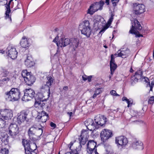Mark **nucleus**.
<instances>
[{
    "instance_id": "obj_1",
    "label": "nucleus",
    "mask_w": 154,
    "mask_h": 154,
    "mask_svg": "<svg viewBox=\"0 0 154 154\" xmlns=\"http://www.w3.org/2000/svg\"><path fill=\"white\" fill-rule=\"evenodd\" d=\"M95 123L91 119H87L84 124L87 128L92 131L104 125L106 122V118L103 115H98L95 117Z\"/></svg>"
},
{
    "instance_id": "obj_2",
    "label": "nucleus",
    "mask_w": 154,
    "mask_h": 154,
    "mask_svg": "<svg viewBox=\"0 0 154 154\" xmlns=\"http://www.w3.org/2000/svg\"><path fill=\"white\" fill-rule=\"evenodd\" d=\"M20 92L18 89L13 88L10 91L5 92L4 97L7 101H14L20 98Z\"/></svg>"
},
{
    "instance_id": "obj_3",
    "label": "nucleus",
    "mask_w": 154,
    "mask_h": 154,
    "mask_svg": "<svg viewBox=\"0 0 154 154\" xmlns=\"http://www.w3.org/2000/svg\"><path fill=\"white\" fill-rule=\"evenodd\" d=\"M79 30L81 33L89 38L91 33V29L89 21L85 20L81 23L79 26Z\"/></svg>"
},
{
    "instance_id": "obj_4",
    "label": "nucleus",
    "mask_w": 154,
    "mask_h": 154,
    "mask_svg": "<svg viewBox=\"0 0 154 154\" xmlns=\"http://www.w3.org/2000/svg\"><path fill=\"white\" fill-rule=\"evenodd\" d=\"M22 143L25 150L26 154H37L35 151L37 148L35 143H30V141L25 140H23Z\"/></svg>"
},
{
    "instance_id": "obj_5",
    "label": "nucleus",
    "mask_w": 154,
    "mask_h": 154,
    "mask_svg": "<svg viewBox=\"0 0 154 154\" xmlns=\"http://www.w3.org/2000/svg\"><path fill=\"white\" fill-rule=\"evenodd\" d=\"M131 21L132 27L129 31V32L131 34H135L137 37H143V35L139 34V32L137 30H140L142 29V27L138 20L134 19L131 20Z\"/></svg>"
},
{
    "instance_id": "obj_6",
    "label": "nucleus",
    "mask_w": 154,
    "mask_h": 154,
    "mask_svg": "<svg viewBox=\"0 0 154 154\" xmlns=\"http://www.w3.org/2000/svg\"><path fill=\"white\" fill-rule=\"evenodd\" d=\"M104 4V2L102 0H101L99 2L94 3L90 6L88 10L87 13L91 15H93L95 12L98 10H102Z\"/></svg>"
},
{
    "instance_id": "obj_7",
    "label": "nucleus",
    "mask_w": 154,
    "mask_h": 154,
    "mask_svg": "<svg viewBox=\"0 0 154 154\" xmlns=\"http://www.w3.org/2000/svg\"><path fill=\"white\" fill-rule=\"evenodd\" d=\"M21 75L27 85H31L35 82V77L31 75V72H28L26 70H23Z\"/></svg>"
},
{
    "instance_id": "obj_8",
    "label": "nucleus",
    "mask_w": 154,
    "mask_h": 154,
    "mask_svg": "<svg viewBox=\"0 0 154 154\" xmlns=\"http://www.w3.org/2000/svg\"><path fill=\"white\" fill-rule=\"evenodd\" d=\"M143 72L141 69H139L135 73L134 75L131 78V81L132 84H134L138 82V80L140 79L144 80V81H147L148 79L143 76Z\"/></svg>"
},
{
    "instance_id": "obj_9",
    "label": "nucleus",
    "mask_w": 154,
    "mask_h": 154,
    "mask_svg": "<svg viewBox=\"0 0 154 154\" xmlns=\"http://www.w3.org/2000/svg\"><path fill=\"white\" fill-rule=\"evenodd\" d=\"M29 111L28 110H24L18 113L17 115V122L21 124L23 123L28 119L27 117Z\"/></svg>"
},
{
    "instance_id": "obj_10",
    "label": "nucleus",
    "mask_w": 154,
    "mask_h": 154,
    "mask_svg": "<svg viewBox=\"0 0 154 154\" xmlns=\"http://www.w3.org/2000/svg\"><path fill=\"white\" fill-rule=\"evenodd\" d=\"M19 133V128L16 124L12 123L9 128L8 134L13 138H15Z\"/></svg>"
},
{
    "instance_id": "obj_11",
    "label": "nucleus",
    "mask_w": 154,
    "mask_h": 154,
    "mask_svg": "<svg viewBox=\"0 0 154 154\" xmlns=\"http://www.w3.org/2000/svg\"><path fill=\"white\" fill-rule=\"evenodd\" d=\"M54 79L51 76H48L47 77V81L46 84L43 85L41 89L48 91V96L49 97L50 94V88L51 87L52 84L53 83Z\"/></svg>"
},
{
    "instance_id": "obj_12",
    "label": "nucleus",
    "mask_w": 154,
    "mask_h": 154,
    "mask_svg": "<svg viewBox=\"0 0 154 154\" xmlns=\"http://www.w3.org/2000/svg\"><path fill=\"white\" fill-rule=\"evenodd\" d=\"M0 114L3 120H9L11 119L13 116L12 111L10 109L0 110Z\"/></svg>"
},
{
    "instance_id": "obj_13",
    "label": "nucleus",
    "mask_w": 154,
    "mask_h": 154,
    "mask_svg": "<svg viewBox=\"0 0 154 154\" xmlns=\"http://www.w3.org/2000/svg\"><path fill=\"white\" fill-rule=\"evenodd\" d=\"M58 38V36H56L53 40V42H56L57 46L58 47H64L69 44L70 43V39L68 38H61L57 42V41Z\"/></svg>"
},
{
    "instance_id": "obj_14",
    "label": "nucleus",
    "mask_w": 154,
    "mask_h": 154,
    "mask_svg": "<svg viewBox=\"0 0 154 154\" xmlns=\"http://www.w3.org/2000/svg\"><path fill=\"white\" fill-rule=\"evenodd\" d=\"M35 93L33 90L31 89H26L22 100L25 101L30 100L35 97Z\"/></svg>"
},
{
    "instance_id": "obj_15",
    "label": "nucleus",
    "mask_w": 154,
    "mask_h": 154,
    "mask_svg": "<svg viewBox=\"0 0 154 154\" xmlns=\"http://www.w3.org/2000/svg\"><path fill=\"white\" fill-rule=\"evenodd\" d=\"M112 135V131L107 129H104L100 133L101 140L103 142H105L108 139L111 137Z\"/></svg>"
},
{
    "instance_id": "obj_16",
    "label": "nucleus",
    "mask_w": 154,
    "mask_h": 154,
    "mask_svg": "<svg viewBox=\"0 0 154 154\" xmlns=\"http://www.w3.org/2000/svg\"><path fill=\"white\" fill-rule=\"evenodd\" d=\"M133 6L134 10L136 14H141L145 11V6L143 4L135 3Z\"/></svg>"
},
{
    "instance_id": "obj_17",
    "label": "nucleus",
    "mask_w": 154,
    "mask_h": 154,
    "mask_svg": "<svg viewBox=\"0 0 154 154\" xmlns=\"http://www.w3.org/2000/svg\"><path fill=\"white\" fill-rule=\"evenodd\" d=\"M115 143L118 146H123L126 145L128 143L127 139L124 136H121L116 138Z\"/></svg>"
},
{
    "instance_id": "obj_18",
    "label": "nucleus",
    "mask_w": 154,
    "mask_h": 154,
    "mask_svg": "<svg viewBox=\"0 0 154 154\" xmlns=\"http://www.w3.org/2000/svg\"><path fill=\"white\" fill-rule=\"evenodd\" d=\"M8 56L12 59L16 58L17 56V52L15 48L9 46L7 48Z\"/></svg>"
},
{
    "instance_id": "obj_19",
    "label": "nucleus",
    "mask_w": 154,
    "mask_h": 154,
    "mask_svg": "<svg viewBox=\"0 0 154 154\" xmlns=\"http://www.w3.org/2000/svg\"><path fill=\"white\" fill-rule=\"evenodd\" d=\"M12 0H10L8 4H6L5 5L6 8L5 18L8 21L11 22V10L10 8V5Z\"/></svg>"
},
{
    "instance_id": "obj_20",
    "label": "nucleus",
    "mask_w": 154,
    "mask_h": 154,
    "mask_svg": "<svg viewBox=\"0 0 154 154\" xmlns=\"http://www.w3.org/2000/svg\"><path fill=\"white\" fill-rule=\"evenodd\" d=\"M25 65L28 67H31L34 66L35 63L32 56L30 55L27 56L24 61Z\"/></svg>"
},
{
    "instance_id": "obj_21",
    "label": "nucleus",
    "mask_w": 154,
    "mask_h": 154,
    "mask_svg": "<svg viewBox=\"0 0 154 154\" xmlns=\"http://www.w3.org/2000/svg\"><path fill=\"white\" fill-rule=\"evenodd\" d=\"M118 56L125 58L128 56L130 53L129 49H127L125 50H119L117 52Z\"/></svg>"
},
{
    "instance_id": "obj_22",
    "label": "nucleus",
    "mask_w": 154,
    "mask_h": 154,
    "mask_svg": "<svg viewBox=\"0 0 154 154\" xmlns=\"http://www.w3.org/2000/svg\"><path fill=\"white\" fill-rule=\"evenodd\" d=\"M111 59L110 62V66L111 74H112L117 67V65L115 63L114 60V56L113 54L111 56Z\"/></svg>"
},
{
    "instance_id": "obj_23",
    "label": "nucleus",
    "mask_w": 154,
    "mask_h": 154,
    "mask_svg": "<svg viewBox=\"0 0 154 154\" xmlns=\"http://www.w3.org/2000/svg\"><path fill=\"white\" fill-rule=\"evenodd\" d=\"M113 15L112 14L107 22V23L103 26V28L100 32L99 33H101L102 34L109 27L113 21Z\"/></svg>"
},
{
    "instance_id": "obj_24",
    "label": "nucleus",
    "mask_w": 154,
    "mask_h": 154,
    "mask_svg": "<svg viewBox=\"0 0 154 154\" xmlns=\"http://www.w3.org/2000/svg\"><path fill=\"white\" fill-rule=\"evenodd\" d=\"M45 105L43 101L39 102L37 100L35 101L34 104L35 106L37 108V110L39 111H43Z\"/></svg>"
},
{
    "instance_id": "obj_25",
    "label": "nucleus",
    "mask_w": 154,
    "mask_h": 154,
    "mask_svg": "<svg viewBox=\"0 0 154 154\" xmlns=\"http://www.w3.org/2000/svg\"><path fill=\"white\" fill-rule=\"evenodd\" d=\"M42 114H43V116L38 115L37 117V119L42 122H45L49 118L48 114L45 112H42Z\"/></svg>"
},
{
    "instance_id": "obj_26",
    "label": "nucleus",
    "mask_w": 154,
    "mask_h": 154,
    "mask_svg": "<svg viewBox=\"0 0 154 154\" xmlns=\"http://www.w3.org/2000/svg\"><path fill=\"white\" fill-rule=\"evenodd\" d=\"M70 39V43L69 45L75 50L78 47L79 44V41L75 38H72Z\"/></svg>"
},
{
    "instance_id": "obj_27",
    "label": "nucleus",
    "mask_w": 154,
    "mask_h": 154,
    "mask_svg": "<svg viewBox=\"0 0 154 154\" xmlns=\"http://www.w3.org/2000/svg\"><path fill=\"white\" fill-rule=\"evenodd\" d=\"M143 143L140 140H136L132 144V146L135 149H142Z\"/></svg>"
},
{
    "instance_id": "obj_28",
    "label": "nucleus",
    "mask_w": 154,
    "mask_h": 154,
    "mask_svg": "<svg viewBox=\"0 0 154 154\" xmlns=\"http://www.w3.org/2000/svg\"><path fill=\"white\" fill-rule=\"evenodd\" d=\"M20 44L23 48H26L29 46V45L27 38L25 36H23L20 42Z\"/></svg>"
},
{
    "instance_id": "obj_29",
    "label": "nucleus",
    "mask_w": 154,
    "mask_h": 154,
    "mask_svg": "<svg viewBox=\"0 0 154 154\" xmlns=\"http://www.w3.org/2000/svg\"><path fill=\"white\" fill-rule=\"evenodd\" d=\"M97 143L93 140H90L87 144V147L88 148L95 149L96 147Z\"/></svg>"
},
{
    "instance_id": "obj_30",
    "label": "nucleus",
    "mask_w": 154,
    "mask_h": 154,
    "mask_svg": "<svg viewBox=\"0 0 154 154\" xmlns=\"http://www.w3.org/2000/svg\"><path fill=\"white\" fill-rule=\"evenodd\" d=\"M44 96L42 93H38L35 97V101L36 100L39 102L43 101L45 99H44Z\"/></svg>"
},
{
    "instance_id": "obj_31",
    "label": "nucleus",
    "mask_w": 154,
    "mask_h": 154,
    "mask_svg": "<svg viewBox=\"0 0 154 154\" xmlns=\"http://www.w3.org/2000/svg\"><path fill=\"white\" fill-rule=\"evenodd\" d=\"M123 101H125L128 104V107H129L131 106L133 104V100L131 99H128L126 97H123L122 98Z\"/></svg>"
},
{
    "instance_id": "obj_32",
    "label": "nucleus",
    "mask_w": 154,
    "mask_h": 154,
    "mask_svg": "<svg viewBox=\"0 0 154 154\" xmlns=\"http://www.w3.org/2000/svg\"><path fill=\"white\" fill-rule=\"evenodd\" d=\"M37 130L34 127H32L30 128L28 131V134L29 137L34 135L36 131Z\"/></svg>"
},
{
    "instance_id": "obj_33",
    "label": "nucleus",
    "mask_w": 154,
    "mask_h": 154,
    "mask_svg": "<svg viewBox=\"0 0 154 154\" xmlns=\"http://www.w3.org/2000/svg\"><path fill=\"white\" fill-rule=\"evenodd\" d=\"M88 133L87 131L85 130H83L82 131L80 137H85L88 138Z\"/></svg>"
},
{
    "instance_id": "obj_34",
    "label": "nucleus",
    "mask_w": 154,
    "mask_h": 154,
    "mask_svg": "<svg viewBox=\"0 0 154 154\" xmlns=\"http://www.w3.org/2000/svg\"><path fill=\"white\" fill-rule=\"evenodd\" d=\"M9 72L6 69L2 68V72L1 74V76L2 77H6L8 74Z\"/></svg>"
},
{
    "instance_id": "obj_35",
    "label": "nucleus",
    "mask_w": 154,
    "mask_h": 154,
    "mask_svg": "<svg viewBox=\"0 0 154 154\" xmlns=\"http://www.w3.org/2000/svg\"><path fill=\"white\" fill-rule=\"evenodd\" d=\"M79 140L80 141V143L81 145H84L85 144L87 140V138L85 137H80L79 138Z\"/></svg>"
},
{
    "instance_id": "obj_36",
    "label": "nucleus",
    "mask_w": 154,
    "mask_h": 154,
    "mask_svg": "<svg viewBox=\"0 0 154 154\" xmlns=\"http://www.w3.org/2000/svg\"><path fill=\"white\" fill-rule=\"evenodd\" d=\"M96 150H97L96 149H93V148H91L88 147H87V152L88 153H90V154H92L94 152V153H95V151Z\"/></svg>"
},
{
    "instance_id": "obj_37",
    "label": "nucleus",
    "mask_w": 154,
    "mask_h": 154,
    "mask_svg": "<svg viewBox=\"0 0 154 154\" xmlns=\"http://www.w3.org/2000/svg\"><path fill=\"white\" fill-rule=\"evenodd\" d=\"M5 125V122L2 118L0 119V128H4Z\"/></svg>"
},
{
    "instance_id": "obj_38",
    "label": "nucleus",
    "mask_w": 154,
    "mask_h": 154,
    "mask_svg": "<svg viewBox=\"0 0 154 154\" xmlns=\"http://www.w3.org/2000/svg\"><path fill=\"white\" fill-rule=\"evenodd\" d=\"M8 150L5 148L2 149L0 151V154H8Z\"/></svg>"
},
{
    "instance_id": "obj_39",
    "label": "nucleus",
    "mask_w": 154,
    "mask_h": 154,
    "mask_svg": "<svg viewBox=\"0 0 154 154\" xmlns=\"http://www.w3.org/2000/svg\"><path fill=\"white\" fill-rule=\"evenodd\" d=\"M110 93L112 95L114 96H119L120 95L116 93L115 90H112L110 92Z\"/></svg>"
},
{
    "instance_id": "obj_40",
    "label": "nucleus",
    "mask_w": 154,
    "mask_h": 154,
    "mask_svg": "<svg viewBox=\"0 0 154 154\" xmlns=\"http://www.w3.org/2000/svg\"><path fill=\"white\" fill-rule=\"evenodd\" d=\"M148 103L151 104L154 102V96H153L150 97L148 100Z\"/></svg>"
},
{
    "instance_id": "obj_41",
    "label": "nucleus",
    "mask_w": 154,
    "mask_h": 154,
    "mask_svg": "<svg viewBox=\"0 0 154 154\" xmlns=\"http://www.w3.org/2000/svg\"><path fill=\"white\" fill-rule=\"evenodd\" d=\"M146 82L148 83V85L149 86H153L154 85V80H152V82H151V84L150 83V82H149V79H148V80H147V81H145Z\"/></svg>"
},
{
    "instance_id": "obj_42",
    "label": "nucleus",
    "mask_w": 154,
    "mask_h": 154,
    "mask_svg": "<svg viewBox=\"0 0 154 154\" xmlns=\"http://www.w3.org/2000/svg\"><path fill=\"white\" fill-rule=\"evenodd\" d=\"M101 92V88H98L95 90L94 93H95L96 94L98 95L100 94Z\"/></svg>"
},
{
    "instance_id": "obj_43",
    "label": "nucleus",
    "mask_w": 154,
    "mask_h": 154,
    "mask_svg": "<svg viewBox=\"0 0 154 154\" xmlns=\"http://www.w3.org/2000/svg\"><path fill=\"white\" fill-rule=\"evenodd\" d=\"M120 0H111L112 4L114 6H115L116 5V3H117Z\"/></svg>"
},
{
    "instance_id": "obj_44",
    "label": "nucleus",
    "mask_w": 154,
    "mask_h": 154,
    "mask_svg": "<svg viewBox=\"0 0 154 154\" xmlns=\"http://www.w3.org/2000/svg\"><path fill=\"white\" fill-rule=\"evenodd\" d=\"M10 80V78L8 77L3 78L2 77L1 80L2 82L8 81Z\"/></svg>"
},
{
    "instance_id": "obj_45",
    "label": "nucleus",
    "mask_w": 154,
    "mask_h": 154,
    "mask_svg": "<svg viewBox=\"0 0 154 154\" xmlns=\"http://www.w3.org/2000/svg\"><path fill=\"white\" fill-rule=\"evenodd\" d=\"M50 125L53 129H54L56 126V124L52 122L50 123Z\"/></svg>"
},
{
    "instance_id": "obj_46",
    "label": "nucleus",
    "mask_w": 154,
    "mask_h": 154,
    "mask_svg": "<svg viewBox=\"0 0 154 154\" xmlns=\"http://www.w3.org/2000/svg\"><path fill=\"white\" fill-rule=\"evenodd\" d=\"M65 154H79L77 151H72V152H68L66 153Z\"/></svg>"
},
{
    "instance_id": "obj_47",
    "label": "nucleus",
    "mask_w": 154,
    "mask_h": 154,
    "mask_svg": "<svg viewBox=\"0 0 154 154\" xmlns=\"http://www.w3.org/2000/svg\"><path fill=\"white\" fill-rule=\"evenodd\" d=\"M136 122H138V124L140 123L142 124L143 125H144L146 124L145 122L142 121L140 120V121H136Z\"/></svg>"
},
{
    "instance_id": "obj_48",
    "label": "nucleus",
    "mask_w": 154,
    "mask_h": 154,
    "mask_svg": "<svg viewBox=\"0 0 154 154\" xmlns=\"http://www.w3.org/2000/svg\"><path fill=\"white\" fill-rule=\"evenodd\" d=\"M87 77L88 76L85 75H83L82 76V78L83 80L84 81H86L87 79Z\"/></svg>"
},
{
    "instance_id": "obj_49",
    "label": "nucleus",
    "mask_w": 154,
    "mask_h": 154,
    "mask_svg": "<svg viewBox=\"0 0 154 154\" xmlns=\"http://www.w3.org/2000/svg\"><path fill=\"white\" fill-rule=\"evenodd\" d=\"M92 76H88L87 77V79L88 82H90L91 81Z\"/></svg>"
},
{
    "instance_id": "obj_50",
    "label": "nucleus",
    "mask_w": 154,
    "mask_h": 154,
    "mask_svg": "<svg viewBox=\"0 0 154 154\" xmlns=\"http://www.w3.org/2000/svg\"><path fill=\"white\" fill-rule=\"evenodd\" d=\"M73 143L71 142L70 144L68 145V147L69 148V149H70L71 146L73 145Z\"/></svg>"
},
{
    "instance_id": "obj_51",
    "label": "nucleus",
    "mask_w": 154,
    "mask_h": 154,
    "mask_svg": "<svg viewBox=\"0 0 154 154\" xmlns=\"http://www.w3.org/2000/svg\"><path fill=\"white\" fill-rule=\"evenodd\" d=\"M37 112L39 114L38 115H40V116H43V114L42 115V112H44V111H43V110L42 111H39L38 110H37Z\"/></svg>"
},
{
    "instance_id": "obj_52",
    "label": "nucleus",
    "mask_w": 154,
    "mask_h": 154,
    "mask_svg": "<svg viewBox=\"0 0 154 154\" xmlns=\"http://www.w3.org/2000/svg\"><path fill=\"white\" fill-rule=\"evenodd\" d=\"M97 95H98L96 93H94V95L92 97V98L94 99L96 97Z\"/></svg>"
},
{
    "instance_id": "obj_53",
    "label": "nucleus",
    "mask_w": 154,
    "mask_h": 154,
    "mask_svg": "<svg viewBox=\"0 0 154 154\" xmlns=\"http://www.w3.org/2000/svg\"><path fill=\"white\" fill-rule=\"evenodd\" d=\"M68 89V87L67 86H64L63 88V89L65 91H67Z\"/></svg>"
},
{
    "instance_id": "obj_54",
    "label": "nucleus",
    "mask_w": 154,
    "mask_h": 154,
    "mask_svg": "<svg viewBox=\"0 0 154 154\" xmlns=\"http://www.w3.org/2000/svg\"><path fill=\"white\" fill-rule=\"evenodd\" d=\"M67 114L69 115L70 117H71L72 114V112H68Z\"/></svg>"
},
{
    "instance_id": "obj_55",
    "label": "nucleus",
    "mask_w": 154,
    "mask_h": 154,
    "mask_svg": "<svg viewBox=\"0 0 154 154\" xmlns=\"http://www.w3.org/2000/svg\"><path fill=\"white\" fill-rule=\"evenodd\" d=\"M109 0H106L105 3L107 5H109Z\"/></svg>"
},
{
    "instance_id": "obj_56",
    "label": "nucleus",
    "mask_w": 154,
    "mask_h": 154,
    "mask_svg": "<svg viewBox=\"0 0 154 154\" xmlns=\"http://www.w3.org/2000/svg\"><path fill=\"white\" fill-rule=\"evenodd\" d=\"M38 130L40 132V133L42 134V129L41 128H39Z\"/></svg>"
},
{
    "instance_id": "obj_57",
    "label": "nucleus",
    "mask_w": 154,
    "mask_h": 154,
    "mask_svg": "<svg viewBox=\"0 0 154 154\" xmlns=\"http://www.w3.org/2000/svg\"><path fill=\"white\" fill-rule=\"evenodd\" d=\"M5 53V51H3V50H0V53H2V54H4Z\"/></svg>"
},
{
    "instance_id": "obj_58",
    "label": "nucleus",
    "mask_w": 154,
    "mask_h": 154,
    "mask_svg": "<svg viewBox=\"0 0 154 154\" xmlns=\"http://www.w3.org/2000/svg\"><path fill=\"white\" fill-rule=\"evenodd\" d=\"M149 86L150 87V91H152V89L153 87L152 86Z\"/></svg>"
},
{
    "instance_id": "obj_59",
    "label": "nucleus",
    "mask_w": 154,
    "mask_h": 154,
    "mask_svg": "<svg viewBox=\"0 0 154 154\" xmlns=\"http://www.w3.org/2000/svg\"><path fill=\"white\" fill-rule=\"evenodd\" d=\"M150 1L152 3V4L154 5V0H150Z\"/></svg>"
},
{
    "instance_id": "obj_60",
    "label": "nucleus",
    "mask_w": 154,
    "mask_h": 154,
    "mask_svg": "<svg viewBox=\"0 0 154 154\" xmlns=\"http://www.w3.org/2000/svg\"><path fill=\"white\" fill-rule=\"evenodd\" d=\"M133 69L132 68H131L130 70V71L131 72H133Z\"/></svg>"
},
{
    "instance_id": "obj_61",
    "label": "nucleus",
    "mask_w": 154,
    "mask_h": 154,
    "mask_svg": "<svg viewBox=\"0 0 154 154\" xmlns=\"http://www.w3.org/2000/svg\"><path fill=\"white\" fill-rule=\"evenodd\" d=\"M104 47L105 48H107V46H106V45H104Z\"/></svg>"
},
{
    "instance_id": "obj_62",
    "label": "nucleus",
    "mask_w": 154,
    "mask_h": 154,
    "mask_svg": "<svg viewBox=\"0 0 154 154\" xmlns=\"http://www.w3.org/2000/svg\"><path fill=\"white\" fill-rule=\"evenodd\" d=\"M19 5H20V3H18L17 6L18 7V6H19Z\"/></svg>"
},
{
    "instance_id": "obj_63",
    "label": "nucleus",
    "mask_w": 154,
    "mask_h": 154,
    "mask_svg": "<svg viewBox=\"0 0 154 154\" xmlns=\"http://www.w3.org/2000/svg\"><path fill=\"white\" fill-rule=\"evenodd\" d=\"M117 55V54H114V55H115V56H116V55Z\"/></svg>"
},
{
    "instance_id": "obj_64",
    "label": "nucleus",
    "mask_w": 154,
    "mask_h": 154,
    "mask_svg": "<svg viewBox=\"0 0 154 154\" xmlns=\"http://www.w3.org/2000/svg\"><path fill=\"white\" fill-rule=\"evenodd\" d=\"M58 154H60V152Z\"/></svg>"
}]
</instances>
